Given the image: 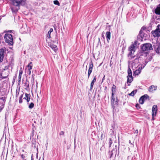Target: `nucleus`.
<instances>
[{
  "label": "nucleus",
  "mask_w": 160,
  "mask_h": 160,
  "mask_svg": "<svg viewBox=\"0 0 160 160\" xmlns=\"http://www.w3.org/2000/svg\"><path fill=\"white\" fill-rule=\"evenodd\" d=\"M26 1V0H20V1L11 0L12 5L16 7L15 9L12 7H11L12 12H17L18 10L20 9V5L24 6L25 5Z\"/></svg>",
  "instance_id": "1"
},
{
  "label": "nucleus",
  "mask_w": 160,
  "mask_h": 160,
  "mask_svg": "<svg viewBox=\"0 0 160 160\" xmlns=\"http://www.w3.org/2000/svg\"><path fill=\"white\" fill-rule=\"evenodd\" d=\"M5 42L10 45H12L13 44L12 35L10 34L6 33L4 36Z\"/></svg>",
  "instance_id": "2"
},
{
  "label": "nucleus",
  "mask_w": 160,
  "mask_h": 160,
  "mask_svg": "<svg viewBox=\"0 0 160 160\" xmlns=\"http://www.w3.org/2000/svg\"><path fill=\"white\" fill-rule=\"evenodd\" d=\"M130 51L128 55V57L129 60H132V59L135 58L134 60V61H137L138 62L139 61V59L140 58V56H136L134 55V53L135 52L129 51Z\"/></svg>",
  "instance_id": "3"
},
{
  "label": "nucleus",
  "mask_w": 160,
  "mask_h": 160,
  "mask_svg": "<svg viewBox=\"0 0 160 160\" xmlns=\"http://www.w3.org/2000/svg\"><path fill=\"white\" fill-rule=\"evenodd\" d=\"M142 50L143 51H147L152 50V44L149 43H146L143 44L142 47Z\"/></svg>",
  "instance_id": "4"
},
{
  "label": "nucleus",
  "mask_w": 160,
  "mask_h": 160,
  "mask_svg": "<svg viewBox=\"0 0 160 160\" xmlns=\"http://www.w3.org/2000/svg\"><path fill=\"white\" fill-rule=\"evenodd\" d=\"M149 96L147 94L144 95L140 98L139 101V103L142 104H143L145 100H149Z\"/></svg>",
  "instance_id": "5"
},
{
  "label": "nucleus",
  "mask_w": 160,
  "mask_h": 160,
  "mask_svg": "<svg viewBox=\"0 0 160 160\" xmlns=\"http://www.w3.org/2000/svg\"><path fill=\"white\" fill-rule=\"evenodd\" d=\"M153 47L156 53L159 54L160 53L159 51L160 49V43L158 42H157L156 43L153 45Z\"/></svg>",
  "instance_id": "6"
},
{
  "label": "nucleus",
  "mask_w": 160,
  "mask_h": 160,
  "mask_svg": "<svg viewBox=\"0 0 160 160\" xmlns=\"http://www.w3.org/2000/svg\"><path fill=\"white\" fill-rule=\"evenodd\" d=\"M157 107L156 105H154L153 106L152 108V120H154V117L155 116L157 113Z\"/></svg>",
  "instance_id": "7"
},
{
  "label": "nucleus",
  "mask_w": 160,
  "mask_h": 160,
  "mask_svg": "<svg viewBox=\"0 0 160 160\" xmlns=\"http://www.w3.org/2000/svg\"><path fill=\"white\" fill-rule=\"evenodd\" d=\"M89 66V67L88 73V78H89V76L92 72V68L93 67V65L92 61L90 62Z\"/></svg>",
  "instance_id": "8"
},
{
  "label": "nucleus",
  "mask_w": 160,
  "mask_h": 160,
  "mask_svg": "<svg viewBox=\"0 0 160 160\" xmlns=\"http://www.w3.org/2000/svg\"><path fill=\"white\" fill-rule=\"evenodd\" d=\"M136 46V42H134V43L132 44L128 48L129 51L135 52V47Z\"/></svg>",
  "instance_id": "9"
},
{
  "label": "nucleus",
  "mask_w": 160,
  "mask_h": 160,
  "mask_svg": "<svg viewBox=\"0 0 160 160\" xmlns=\"http://www.w3.org/2000/svg\"><path fill=\"white\" fill-rule=\"evenodd\" d=\"M152 34L154 37H159L160 36V33L159 32L158 30L156 29L154 31H152Z\"/></svg>",
  "instance_id": "10"
},
{
  "label": "nucleus",
  "mask_w": 160,
  "mask_h": 160,
  "mask_svg": "<svg viewBox=\"0 0 160 160\" xmlns=\"http://www.w3.org/2000/svg\"><path fill=\"white\" fill-rule=\"evenodd\" d=\"M25 97L23 98V99H25L27 100L28 102H28L30 101L31 96L30 94L25 93Z\"/></svg>",
  "instance_id": "11"
},
{
  "label": "nucleus",
  "mask_w": 160,
  "mask_h": 160,
  "mask_svg": "<svg viewBox=\"0 0 160 160\" xmlns=\"http://www.w3.org/2000/svg\"><path fill=\"white\" fill-rule=\"evenodd\" d=\"M49 46L55 52H56L58 50V48L57 46L55 45L52 43H50Z\"/></svg>",
  "instance_id": "12"
},
{
  "label": "nucleus",
  "mask_w": 160,
  "mask_h": 160,
  "mask_svg": "<svg viewBox=\"0 0 160 160\" xmlns=\"http://www.w3.org/2000/svg\"><path fill=\"white\" fill-rule=\"evenodd\" d=\"M156 87H155L153 85H151L149 87L148 91L151 92H153L154 91L156 90Z\"/></svg>",
  "instance_id": "13"
},
{
  "label": "nucleus",
  "mask_w": 160,
  "mask_h": 160,
  "mask_svg": "<svg viewBox=\"0 0 160 160\" xmlns=\"http://www.w3.org/2000/svg\"><path fill=\"white\" fill-rule=\"evenodd\" d=\"M155 12L157 14L160 15V7H157L155 10Z\"/></svg>",
  "instance_id": "14"
},
{
  "label": "nucleus",
  "mask_w": 160,
  "mask_h": 160,
  "mask_svg": "<svg viewBox=\"0 0 160 160\" xmlns=\"http://www.w3.org/2000/svg\"><path fill=\"white\" fill-rule=\"evenodd\" d=\"M128 77H130V76L131 77L132 76V71L131 69L129 68V66H128Z\"/></svg>",
  "instance_id": "15"
},
{
  "label": "nucleus",
  "mask_w": 160,
  "mask_h": 160,
  "mask_svg": "<svg viewBox=\"0 0 160 160\" xmlns=\"http://www.w3.org/2000/svg\"><path fill=\"white\" fill-rule=\"evenodd\" d=\"M137 89L134 90L132 91L131 93L128 94V95L129 96H133L137 93Z\"/></svg>",
  "instance_id": "16"
},
{
  "label": "nucleus",
  "mask_w": 160,
  "mask_h": 160,
  "mask_svg": "<svg viewBox=\"0 0 160 160\" xmlns=\"http://www.w3.org/2000/svg\"><path fill=\"white\" fill-rule=\"evenodd\" d=\"M106 37L108 41V39L109 40L110 39V38H111V33H110V32H109V31L107 32H106Z\"/></svg>",
  "instance_id": "17"
},
{
  "label": "nucleus",
  "mask_w": 160,
  "mask_h": 160,
  "mask_svg": "<svg viewBox=\"0 0 160 160\" xmlns=\"http://www.w3.org/2000/svg\"><path fill=\"white\" fill-rule=\"evenodd\" d=\"M142 29H143V27L142 28L139 33V35L142 38L144 37L145 35L143 31L142 30Z\"/></svg>",
  "instance_id": "18"
},
{
  "label": "nucleus",
  "mask_w": 160,
  "mask_h": 160,
  "mask_svg": "<svg viewBox=\"0 0 160 160\" xmlns=\"http://www.w3.org/2000/svg\"><path fill=\"white\" fill-rule=\"evenodd\" d=\"M53 31V29L52 28H51L49 31L48 32V33L47 34V37L48 38H51V33Z\"/></svg>",
  "instance_id": "19"
},
{
  "label": "nucleus",
  "mask_w": 160,
  "mask_h": 160,
  "mask_svg": "<svg viewBox=\"0 0 160 160\" xmlns=\"http://www.w3.org/2000/svg\"><path fill=\"white\" fill-rule=\"evenodd\" d=\"M32 63L31 62H30L27 66L28 68V70H31L32 69Z\"/></svg>",
  "instance_id": "20"
},
{
  "label": "nucleus",
  "mask_w": 160,
  "mask_h": 160,
  "mask_svg": "<svg viewBox=\"0 0 160 160\" xmlns=\"http://www.w3.org/2000/svg\"><path fill=\"white\" fill-rule=\"evenodd\" d=\"M116 86L114 84H113V86L112 87V95H113V94H115V91H116Z\"/></svg>",
  "instance_id": "21"
},
{
  "label": "nucleus",
  "mask_w": 160,
  "mask_h": 160,
  "mask_svg": "<svg viewBox=\"0 0 160 160\" xmlns=\"http://www.w3.org/2000/svg\"><path fill=\"white\" fill-rule=\"evenodd\" d=\"M127 83L129 82L131 83L132 81V77H129L128 76H127Z\"/></svg>",
  "instance_id": "22"
},
{
  "label": "nucleus",
  "mask_w": 160,
  "mask_h": 160,
  "mask_svg": "<svg viewBox=\"0 0 160 160\" xmlns=\"http://www.w3.org/2000/svg\"><path fill=\"white\" fill-rule=\"evenodd\" d=\"M114 94H113V95H112V94L111 102H112V105H113V104L114 103V102L115 101V98L114 96Z\"/></svg>",
  "instance_id": "23"
},
{
  "label": "nucleus",
  "mask_w": 160,
  "mask_h": 160,
  "mask_svg": "<svg viewBox=\"0 0 160 160\" xmlns=\"http://www.w3.org/2000/svg\"><path fill=\"white\" fill-rule=\"evenodd\" d=\"M23 94H22L20 97L19 99V103H22V98H23Z\"/></svg>",
  "instance_id": "24"
},
{
  "label": "nucleus",
  "mask_w": 160,
  "mask_h": 160,
  "mask_svg": "<svg viewBox=\"0 0 160 160\" xmlns=\"http://www.w3.org/2000/svg\"><path fill=\"white\" fill-rule=\"evenodd\" d=\"M5 52L3 48L0 49V55L4 56V53Z\"/></svg>",
  "instance_id": "25"
},
{
  "label": "nucleus",
  "mask_w": 160,
  "mask_h": 160,
  "mask_svg": "<svg viewBox=\"0 0 160 160\" xmlns=\"http://www.w3.org/2000/svg\"><path fill=\"white\" fill-rule=\"evenodd\" d=\"M24 86L27 88H28L29 87V82L28 81H26V82L24 83Z\"/></svg>",
  "instance_id": "26"
},
{
  "label": "nucleus",
  "mask_w": 160,
  "mask_h": 160,
  "mask_svg": "<svg viewBox=\"0 0 160 160\" xmlns=\"http://www.w3.org/2000/svg\"><path fill=\"white\" fill-rule=\"evenodd\" d=\"M34 106V104L33 102H31L28 106V108L30 109L32 108Z\"/></svg>",
  "instance_id": "27"
},
{
  "label": "nucleus",
  "mask_w": 160,
  "mask_h": 160,
  "mask_svg": "<svg viewBox=\"0 0 160 160\" xmlns=\"http://www.w3.org/2000/svg\"><path fill=\"white\" fill-rule=\"evenodd\" d=\"M139 70H138L137 69L134 72V74L135 75H138L141 72H140Z\"/></svg>",
  "instance_id": "28"
},
{
  "label": "nucleus",
  "mask_w": 160,
  "mask_h": 160,
  "mask_svg": "<svg viewBox=\"0 0 160 160\" xmlns=\"http://www.w3.org/2000/svg\"><path fill=\"white\" fill-rule=\"evenodd\" d=\"M7 77V76H2V73H0V78L1 79V80L4 79L6 78Z\"/></svg>",
  "instance_id": "29"
},
{
  "label": "nucleus",
  "mask_w": 160,
  "mask_h": 160,
  "mask_svg": "<svg viewBox=\"0 0 160 160\" xmlns=\"http://www.w3.org/2000/svg\"><path fill=\"white\" fill-rule=\"evenodd\" d=\"M94 82H91L90 84V91H92V89L94 85Z\"/></svg>",
  "instance_id": "30"
},
{
  "label": "nucleus",
  "mask_w": 160,
  "mask_h": 160,
  "mask_svg": "<svg viewBox=\"0 0 160 160\" xmlns=\"http://www.w3.org/2000/svg\"><path fill=\"white\" fill-rule=\"evenodd\" d=\"M54 3L58 6H60V3L58 0H55L53 1Z\"/></svg>",
  "instance_id": "31"
},
{
  "label": "nucleus",
  "mask_w": 160,
  "mask_h": 160,
  "mask_svg": "<svg viewBox=\"0 0 160 160\" xmlns=\"http://www.w3.org/2000/svg\"><path fill=\"white\" fill-rule=\"evenodd\" d=\"M3 58L4 56L0 55V63L2 61Z\"/></svg>",
  "instance_id": "32"
},
{
  "label": "nucleus",
  "mask_w": 160,
  "mask_h": 160,
  "mask_svg": "<svg viewBox=\"0 0 160 160\" xmlns=\"http://www.w3.org/2000/svg\"><path fill=\"white\" fill-rule=\"evenodd\" d=\"M144 67V66H143V67H142V66H139L138 68V70H139V71L140 72H141V70Z\"/></svg>",
  "instance_id": "33"
},
{
  "label": "nucleus",
  "mask_w": 160,
  "mask_h": 160,
  "mask_svg": "<svg viewBox=\"0 0 160 160\" xmlns=\"http://www.w3.org/2000/svg\"><path fill=\"white\" fill-rule=\"evenodd\" d=\"M11 64H9L8 65L6 66L4 68V70H5L8 69L9 67H10V66L11 65Z\"/></svg>",
  "instance_id": "34"
},
{
  "label": "nucleus",
  "mask_w": 160,
  "mask_h": 160,
  "mask_svg": "<svg viewBox=\"0 0 160 160\" xmlns=\"http://www.w3.org/2000/svg\"><path fill=\"white\" fill-rule=\"evenodd\" d=\"M98 43L97 45L98 46L100 45L101 46V45H102L100 41V39L99 38H98Z\"/></svg>",
  "instance_id": "35"
},
{
  "label": "nucleus",
  "mask_w": 160,
  "mask_h": 160,
  "mask_svg": "<svg viewBox=\"0 0 160 160\" xmlns=\"http://www.w3.org/2000/svg\"><path fill=\"white\" fill-rule=\"evenodd\" d=\"M96 76H94L93 79L92 80V82H96Z\"/></svg>",
  "instance_id": "36"
},
{
  "label": "nucleus",
  "mask_w": 160,
  "mask_h": 160,
  "mask_svg": "<svg viewBox=\"0 0 160 160\" xmlns=\"http://www.w3.org/2000/svg\"><path fill=\"white\" fill-rule=\"evenodd\" d=\"M21 157L23 159V160H24L26 158L25 156L23 154H22L21 155Z\"/></svg>",
  "instance_id": "37"
},
{
  "label": "nucleus",
  "mask_w": 160,
  "mask_h": 160,
  "mask_svg": "<svg viewBox=\"0 0 160 160\" xmlns=\"http://www.w3.org/2000/svg\"><path fill=\"white\" fill-rule=\"evenodd\" d=\"M4 107V104L2 105L1 106H0V112L2 111Z\"/></svg>",
  "instance_id": "38"
},
{
  "label": "nucleus",
  "mask_w": 160,
  "mask_h": 160,
  "mask_svg": "<svg viewBox=\"0 0 160 160\" xmlns=\"http://www.w3.org/2000/svg\"><path fill=\"white\" fill-rule=\"evenodd\" d=\"M157 29L158 30L159 32L160 33V24L158 26Z\"/></svg>",
  "instance_id": "39"
},
{
  "label": "nucleus",
  "mask_w": 160,
  "mask_h": 160,
  "mask_svg": "<svg viewBox=\"0 0 160 160\" xmlns=\"http://www.w3.org/2000/svg\"><path fill=\"white\" fill-rule=\"evenodd\" d=\"M22 69H21L19 70V75L22 76Z\"/></svg>",
  "instance_id": "40"
},
{
  "label": "nucleus",
  "mask_w": 160,
  "mask_h": 160,
  "mask_svg": "<svg viewBox=\"0 0 160 160\" xmlns=\"http://www.w3.org/2000/svg\"><path fill=\"white\" fill-rule=\"evenodd\" d=\"M136 107L138 108L139 109L140 108V106L138 104H137L136 105Z\"/></svg>",
  "instance_id": "41"
},
{
  "label": "nucleus",
  "mask_w": 160,
  "mask_h": 160,
  "mask_svg": "<svg viewBox=\"0 0 160 160\" xmlns=\"http://www.w3.org/2000/svg\"><path fill=\"white\" fill-rule=\"evenodd\" d=\"M0 99L2 100L4 102V103L5 102V98L4 97H2V98H0Z\"/></svg>",
  "instance_id": "42"
},
{
  "label": "nucleus",
  "mask_w": 160,
  "mask_h": 160,
  "mask_svg": "<svg viewBox=\"0 0 160 160\" xmlns=\"http://www.w3.org/2000/svg\"><path fill=\"white\" fill-rule=\"evenodd\" d=\"M19 92H17V90L16 91V96L17 98L18 97L19 95Z\"/></svg>",
  "instance_id": "43"
},
{
  "label": "nucleus",
  "mask_w": 160,
  "mask_h": 160,
  "mask_svg": "<svg viewBox=\"0 0 160 160\" xmlns=\"http://www.w3.org/2000/svg\"><path fill=\"white\" fill-rule=\"evenodd\" d=\"M22 76L19 75L18 76V81L20 82Z\"/></svg>",
  "instance_id": "44"
},
{
  "label": "nucleus",
  "mask_w": 160,
  "mask_h": 160,
  "mask_svg": "<svg viewBox=\"0 0 160 160\" xmlns=\"http://www.w3.org/2000/svg\"><path fill=\"white\" fill-rule=\"evenodd\" d=\"M64 132L63 131H61L60 132V135H63L64 134Z\"/></svg>",
  "instance_id": "45"
},
{
  "label": "nucleus",
  "mask_w": 160,
  "mask_h": 160,
  "mask_svg": "<svg viewBox=\"0 0 160 160\" xmlns=\"http://www.w3.org/2000/svg\"><path fill=\"white\" fill-rule=\"evenodd\" d=\"M112 141L110 140L109 141V147H110L111 146V145L112 144Z\"/></svg>",
  "instance_id": "46"
},
{
  "label": "nucleus",
  "mask_w": 160,
  "mask_h": 160,
  "mask_svg": "<svg viewBox=\"0 0 160 160\" xmlns=\"http://www.w3.org/2000/svg\"><path fill=\"white\" fill-rule=\"evenodd\" d=\"M28 75H30L31 74V70H28Z\"/></svg>",
  "instance_id": "47"
},
{
  "label": "nucleus",
  "mask_w": 160,
  "mask_h": 160,
  "mask_svg": "<svg viewBox=\"0 0 160 160\" xmlns=\"http://www.w3.org/2000/svg\"><path fill=\"white\" fill-rule=\"evenodd\" d=\"M129 143L130 144H131V145L132 146H133V143H132L131 142V141L130 140H129Z\"/></svg>",
  "instance_id": "48"
},
{
  "label": "nucleus",
  "mask_w": 160,
  "mask_h": 160,
  "mask_svg": "<svg viewBox=\"0 0 160 160\" xmlns=\"http://www.w3.org/2000/svg\"><path fill=\"white\" fill-rule=\"evenodd\" d=\"M33 160V154H32L31 156V160Z\"/></svg>",
  "instance_id": "49"
},
{
  "label": "nucleus",
  "mask_w": 160,
  "mask_h": 160,
  "mask_svg": "<svg viewBox=\"0 0 160 160\" xmlns=\"http://www.w3.org/2000/svg\"><path fill=\"white\" fill-rule=\"evenodd\" d=\"M115 102L117 104L118 103V99H117V100L115 101Z\"/></svg>",
  "instance_id": "50"
},
{
  "label": "nucleus",
  "mask_w": 160,
  "mask_h": 160,
  "mask_svg": "<svg viewBox=\"0 0 160 160\" xmlns=\"http://www.w3.org/2000/svg\"><path fill=\"white\" fill-rule=\"evenodd\" d=\"M58 39L57 38H56L54 42H57L58 41Z\"/></svg>",
  "instance_id": "51"
},
{
  "label": "nucleus",
  "mask_w": 160,
  "mask_h": 160,
  "mask_svg": "<svg viewBox=\"0 0 160 160\" xmlns=\"http://www.w3.org/2000/svg\"><path fill=\"white\" fill-rule=\"evenodd\" d=\"M135 133H138V130H136Z\"/></svg>",
  "instance_id": "52"
},
{
  "label": "nucleus",
  "mask_w": 160,
  "mask_h": 160,
  "mask_svg": "<svg viewBox=\"0 0 160 160\" xmlns=\"http://www.w3.org/2000/svg\"><path fill=\"white\" fill-rule=\"evenodd\" d=\"M139 62V61H138V62ZM135 62H138L137 61H134V60L133 61V63H132V64H133V63H134Z\"/></svg>",
  "instance_id": "53"
},
{
  "label": "nucleus",
  "mask_w": 160,
  "mask_h": 160,
  "mask_svg": "<svg viewBox=\"0 0 160 160\" xmlns=\"http://www.w3.org/2000/svg\"><path fill=\"white\" fill-rule=\"evenodd\" d=\"M102 37H103V38H104V35H103V34H102Z\"/></svg>",
  "instance_id": "54"
},
{
  "label": "nucleus",
  "mask_w": 160,
  "mask_h": 160,
  "mask_svg": "<svg viewBox=\"0 0 160 160\" xmlns=\"http://www.w3.org/2000/svg\"><path fill=\"white\" fill-rule=\"evenodd\" d=\"M36 158H38V155H37H37H36Z\"/></svg>",
  "instance_id": "55"
},
{
  "label": "nucleus",
  "mask_w": 160,
  "mask_h": 160,
  "mask_svg": "<svg viewBox=\"0 0 160 160\" xmlns=\"http://www.w3.org/2000/svg\"><path fill=\"white\" fill-rule=\"evenodd\" d=\"M108 27L109 28L110 27V26H108Z\"/></svg>",
  "instance_id": "56"
},
{
  "label": "nucleus",
  "mask_w": 160,
  "mask_h": 160,
  "mask_svg": "<svg viewBox=\"0 0 160 160\" xmlns=\"http://www.w3.org/2000/svg\"><path fill=\"white\" fill-rule=\"evenodd\" d=\"M159 18H158L157 19V20H159Z\"/></svg>",
  "instance_id": "57"
}]
</instances>
